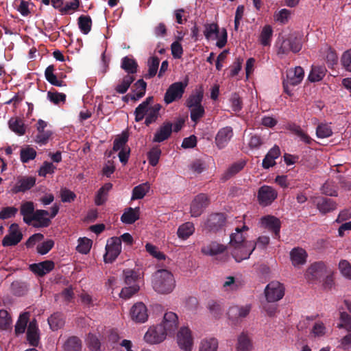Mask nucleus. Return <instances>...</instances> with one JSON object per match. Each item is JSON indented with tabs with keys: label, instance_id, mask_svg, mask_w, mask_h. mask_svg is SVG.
Returning <instances> with one entry per match:
<instances>
[{
	"label": "nucleus",
	"instance_id": "obj_1",
	"mask_svg": "<svg viewBox=\"0 0 351 351\" xmlns=\"http://www.w3.org/2000/svg\"><path fill=\"white\" fill-rule=\"evenodd\" d=\"M152 287L159 294L171 293L176 287V280L173 274L165 269L157 270L152 276Z\"/></svg>",
	"mask_w": 351,
	"mask_h": 351
},
{
	"label": "nucleus",
	"instance_id": "obj_2",
	"mask_svg": "<svg viewBox=\"0 0 351 351\" xmlns=\"http://www.w3.org/2000/svg\"><path fill=\"white\" fill-rule=\"evenodd\" d=\"M275 46L277 49V54L282 57L289 52H299L302 49V43L300 38L294 34H290L287 37H279Z\"/></svg>",
	"mask_w": 351,
	"mask_h": 351
},
{
	"label": "nucleus",
	"instance_id": "obj_3",
	"mask_svg": "<svg viewBox=\"0 0 351 351\" xmlns=\"http://www.w3.org/2000/svg\"><path fill=\"white\" fill-rule=\"evenodd\" d=\"M304 72L301 66H295L287 71V77L283 82L284 90L289 95H292L290 86L299 84L303 80Z\"/></svg>",
	"mask_w": 351,
	"mask_h": 351
},
{
	"label": "nucleus",
	"instance_id": "obj_4",
	"mask_svg": "<svg viewBox=\"0 0 351 351\" xmlns=\"http://www.w3.org/2000/svg\"><path fill=\"white\" fill-rule=\"evenodd\" d=\"M106 253L104 261L106 263H111L115 261L121 252V239L119 237H111L107 240L106 245Z\"/></svg>",
	"mask_w": 351,
	"mask_h": 351
},
{
	"label": "nucleus",
	"instance_id": "obj_5",
	"mask_svg": "<svg viewBox=\"0 0 351 351\" xmlns=\"http://www.w3.org/2000/svg\"><path fill=\"white\" fill-rule=\"evenodd\" d=\"M285 295V287L278 281L269 282L265 289V295L269 302H275L281 300Z\"/></svg>",
	"mask_w": 351,
	"mask_h": 351
},
{
	"label": "nucleus",
	"instance_id": "obj_6",
	"mask_svg": "<svg viewBox=\"0 0 351 351\" xmlns=\"http://www.w3.org/2000/svg\"><path fill=\"white\" fill-rule=\"evenodd\" d=\"M187 86V82H178L172 84L167 90L164 101L167 104H169L174 101L180 99Z\"/></svg>",
	"mask_w": 351,
	"mask_h": 351
},
{
	"label": "nucleus",
	"instance_id": "obj_7",
	"mask_svg": "<svg viewBox=\"0 0 351 351\" xmlns=\"http://www.w3.org/2000/svg\"><path fill=\"white\" fill-rule=\"evenodd\" d=\"M179 325L178 316L176 313L169 311L165 313L162 321L159 324L167 336L174 335Z\"/></svg>",
	"mask_w": 351,
	"mask_h": 351
},
{
	"label": "nucleus",
	"instance_id": "obj_8",
	"mask_svg": "<svg viewBox=\"0 0 351 351\" xmlns=\"http://www.w3.org/2000/svg\"><path fill=\"white\" fill-rule=\"evenodd\" d=\"M232 255L237 262H241L250 258L256 248L254 242H247L237 246L230 247Z\"/></svg>",
	"mask_w": 351,
	"mask_h": 351
},
{
	"label": "nucleus",
	"instance_id": "obj_9",
	"mask_svg": "<svg viewBox=\"0 0 351 351\" xmlns=\"http://www.w3.org/2000/svg\"><path fill=\"white\" fill-rule=\"evenodd\" d=\"M326 265L323 262L312 264L306 271L305 277L311 282L319 280L325 274H330Z\"/></svg>",
	"mask_w": 351,
	"mask_h": 351
},
{
	"label": "nucleus",
	"instance_id": "obj_10",
	"mask_svg": "<svg viewBox=\"0 0 351 351\" xmlns=\"http://www.w3.org/2000/svg\"><path fill=\"white\" fill-rule=\"evenodd\" d=\"M177 343L180 349L184 351H191L193 340L191 331L188 327H182L177 333Z\"/></svg>",
	"mask_w": 351,
	"mask_h": 351
},
{
	"label": "nucleus",
	"instance_id": "obj_11",
	"mask_svg": "<svg viewBox=\"0 0 351 351\" xmlns=\"http://www.w3.org/2000/svg\"><path fill=\"white\" fill-rule=\"evenodd\" d=\"M130 316L136 323H145L148 319L147 306L141 302L135 303L130 310Z\"/></svg>",
	"mask_w": 351,
	"mask_h": 351
},
{
	"label": "nucleus",
	"instance_id": "obj_12",
	"mask_svg": "<svg viewBox=\"0 0 351 351\" xmlns=\"http://www.w3.org/2000/svg\"><path fill=\"white\" fill-rule=\"evenodd\" d=\"M167 337V335L158 324L153 326L148 329L145 334L144 339L149 343L156 344L163 341Z\"/></svg>",
	"mask_w": 351,
	"mask_h": 351
},
{
	"label": "nucleus",
	"instance_id": "obj_13",
	"mask_svg": "<svg viewBox=\"0 0 351 351\" xmlns=\"http://www.w3.org/2000/svg\"><path fill=\"white\" fill-rule=\"evenodd\" d=\"M22 238L23 234L19 226L16 223H12L10 226L8 234L2 241V245L4 247L16 245L21 241Z\"/></svg>",
	"mask_w": 351,
	"mask_h": 351
},
{
	"label": "nucleus",
	"instance_id": "obj_14",
	"mask_svg": "<svg viewBox=\"0 0 351 351\" xmlns=\"http://www.w3.org/2000/svg\"><path fill=\"white\" fill-rule=\"evenodd\" d=\"M277 191L269 186H263L258 193V199L262 206H268L277 197Z\"/></svg>",
	"mask_w": 351,
	"mask_h": 351
},
{
	"label": "nucleus",
	"instance_id": "obj_15",
	"mask_svg": "<svg viewBox=\"0 0 351 351\" xmlns=\"http://www.w3.org/2000/svg\"><path fill=\"white\" fill-rule=\"evenodd\" d=\"M208 204V197L205 194H199L191 202L190 213L191 217H197L202 215Z\"/></svg>",
	"mask_w": 351,
	"mask_h": 351
},
{
	"label": "nucleus",
	"instance_id": "obj_16",
	"mask_svg": "<svg viewBox=\"0 0 351 351\" xmlns=\"http://www.w3.org/2000/svg\"><path fill=\"white\" fill-rule=\"evenodd\" d=\"M36 182V179L31 176L19 177L13 184L11 191L12 193L25 192L32 188Z\"/></svg>",
	"mask_w": 351,
	"mask_h": 351
},
{
	"label": "nucleus",
	"instance_id": "obj_17",
	"mask_svg": "<svg viewBox=\"0 0 351 351\" xmlns=\"http://www.w3.org/2000/svg\"><path fill=\"white\" fill-rule=\"evenodd\" d=\"M47 126V123L42 119H39L36 123L38 134L35 137V142L40 145L47 144L52 135V132L51 130H45Z\"/></svg>",
	"mask_w": 351,
	"mask_h": 351
},
{
	"label": "nucleus",
	"instance_id": "obj_18",
	"mask_svg": "<svg viewBox=\"0 0 351 351\" xmlns=\"http://www.w3.org/2000/svg\"><path fill=\"white\" fill-rule=\"evenodd\" d=\"M249 228L243 224L241 227H237L235 228L234 232L230 234V246L234 247L238 245L243 244L245 243H247L246 241L247 238V232L248 231Z\"/></svg>",
	"mask_w": 351,
	"mask_h": 351
},
{
	"label": "nucleus",
	"instance_id": "obj_19",
	"mask_svg": "<svg viewBox=\"0 0 351 351\" xmlns=\"http://www.w3.org/2000/svg\"><path fill=\"white\" fill-rule=\"evenodd\" d=\"M51 222L49 213L45 210H36L32 217V225L36 228L47 227Z\"/></svg>",
	"mask_w": 351,
	"mask_h": 351
},
{
	"label": "nucleus",
	"instance_id": "obj_20",
	"mask_svg": "<svg viewBox=\"0 0 351 351\" xmlns=\"http://www.w3.org/2000/svg\"><path fill=\"white\" fill-rule=\"evenodd\" d=\"M261 225L262 227L273 232L276 237H279L280 221L277 217L271 215L263 217L261 219Z\"/></svg>",
	"mask_w": 351,
	"mask_h": 351
},
{
	"label": "nucleus",
	"instance_id": "obj_21",
	"mask_svg": "<svg viewBox=\"0 0 351 351\" xmlns=\"http://www.w3.org/2000/svg\"><path fill=\"white\" fill-rule=\"evenodd\" d=\"M233 132L230 127H225L220 129L215 137V143L219 149L225 147L231 138L232 137Z\"/></svg>",
	"mask_w": 351,
	"mask_h": 351
},
{
	"label": "nucleus",
	"instance_id": "obj_22",
	"mask_svg": "<svg viewBox=\"0 0 351 351\" xmlns=\"http://www.w3.org/2000/svg\"><path fill=\"white\" fill-rule=\"evenodd\" d=\"M251 310L250 305L245 306H230L227 311V316L230 319H236L239 318L245 317Z\"/></svg>",
	"mask_w": 351,
	"mask_h": 351
},
{
	"label": "nucleus",
	"instance_id": "obj_23",
	"mask_svg": "<svg viewBox=\"0 0 351 351\" xmlns=\"http://www.w3.org/2000/svg\"><path fill=\"white\" fill-rule=\"evenodd\" d=\"M306 252L301 247H295L290 252V259L294 267H299L306 263Z\"/></svg>",
	"mask_w": 351,
	"mask_h": 351
},
{
	"label": "nucleus",
	"instance_id": "obj_24",
	"mask_svg": "<svg viewBox=\"0 0 351 351\" xmlns=\"http://www.w3.org/2000/svg\"><path fill=\"white\" fill-rule=\"evenodd\" d=\"M29 268L32 272L42 276L53 269L54 263L51 261H45L39 263L30 265Z\"/></svg>",
	"mask_w": 351,
	"mask_h": 351
},
{
	"label": "nucleus",
	"instance_id": "obj_25",
	"mask_svg": "<svg viewBox=\"0 0 351 351\" xmlns=\"http://www.w3.org/2000/svg\"><path fill=\"white\" fill-rule=\"evenodd\" d=\"M34 204L32 202H23L21 205L20 212L23 215V221L27 224L32 222V217L35 214Z\"/></svg>",
	"mask_w": 351,
	"mask_h": 351
},
{
	"label": "nucleus",
	"instance_id": "obj_26",
	"mask_svg": "<svg viewBox=\"0 0 351 351\" xmlns=\"http://www.w3.org/2000/svg\"><path fill=\"white\" fill-rule=\"evenodd\" d=\"M27 339L30 345L33 346H38L39 343L38 328L34 322L29 324L27 331Z\"/></svg>",
	"mask_w": 351,
	"mask_h": 351
},
{
	"label": "nucleus",
	"instance_id": "obj_27",
	"mask_svg": "<svg viewBox=\"0 0 351 351\" xmlns=\"http://www.w3.org/2000/svg\"><path fill=\"white\" fill-rule=\"evenodd\" d=\"M153 102V97H148L143 102H142L135 110V120L140 121L143 120L151 104Z\"/></svg>",
	"mask_w": 351,
	"mask_h": 351
},
{
	"label": "nucleus",
	"instance_id": "obj_28",
	"mask_svg": "<svg viewBox=\"0 0 351 351\" xmlns=\"http://www.w3.org/2000/svg\"><path fill=\"white\" fill-rule=\"evenodd\" d=\"M280 155V152L278 147L275 146L271 148L263 159V167L265 169H269L273 167L276 164L275 160L278 158Z\"/></svg>",
	"mask_w": 351,
	"mask_h": 351
},
{
	"label": "nucleus",
	"instance_id": "obj_29",
	"mask_svg": "<svg viewBox=\"0 0 351 351\" xmlns=\"http://www.w3.org/2000/svg\"><path fill=\"white\" fill-rule=\"evenodd\" d=\"M9 128L19 136H23L25 133V126L23 121L19 117H12L8 121Z\"/></svg>",
	"mask_w": 351,
	"mask_h": 351
},
{
	"label": "nucleus",
	"instance_id": "obj_30",
	"mask_svg": "<svg viewBox=\"0 0 351 351\" xmlns=\"http://www.w3.org/2000/svg\"><path fill=\"white\" fill-rule=\"evenodd\" d=\"M315 203L322 213H329L337 208L336 203L330 199L320 198Z\"/></svg>",
	"mask_w": 351,
	"mask_h": 351
},
{
	"label": "nucleus",
	"instance_id": "obj_31",
	"mask_svg": "<svg viewBox=\"0 0 351 351\" xmlns=\"http://www.w3.org/2000/svg\"><path fill=\"white\" fill-rule=\"evenodd\" d=\"M139 213V208H129L122 215L121 217V221L124 223L132 224L138 219Z\"/></svg>",
	"mask_w": 351,
	"mask_h": 351
},
{
	"label": "nucleus",
	"instance_id": "obj_32",
	"mask_svg": "<svg viewBox=\"0 0 351 351\" xmlns=\"http://www.w3.org/2000/svg\"><path fill=\"white\" fill-rule=\"evenodd\" d=\"M195 232V226L191 222H186L180 225L177 231L178 237L182 240H186Z\"/></svg>",
	"mask_w": 351,
	"mask_h": 351
},
{
	"label": "nucleus",
	"instance_id": "obj_33",
	"mask_svg": "<svg viewBox=\"0 0 351 351\" xmlns=\"http://www.w3.org/2000/svg\"><path fill=\"white\" fill-rule=\"evenodd\" d=\"M328 332V329L326 328V324L320 321H316L310 331V335L315 338H320L326 335Z\"/></svg>",
	"mask_w": 351,
	"mask_h": 351
},
{
	"label": "nucleus",
	"instance_id": "obj_34",
	"mask_svg": "<svg viewBox=\"0 0 351 351\" xmlns=\"http://www.w3.org/2000/svg\"><path fill=\"white\" fill-rule=\"evenodd\" d=\"M171 131L172 125L170 123L164 124L156 132L153 141L160 143L166 140L170 136Z\"/></svg>",
	"mask_w": 351,
	"mask_h": 351
},
{
	"label": "nucleus",
	"instance_id": "obj_35",
	"mask_svg": "<svg viewBox=\"0 0 351 351\" xmlns=\"http://www.w3.org/2000/svg\"><path fill=\"white\" fill-rule=\"evenodd\" d=\"M251 339L245 332H241L237 339V349L240 351H249L252 349Z\"/></svg>",
	"mask_w": 351,
	"mask_h": 351
},
{
	"label": "nucleus",
	"instance_id": "obj_36",
	"mask_svg": "<svg viewBox=\"0 0 351 351\" xmlns=\"http://www.w3.org/2000/svg\"><path fill=\"white\" fill-rule=\"evenodd\" d=\"M150 189V185L148 182H145L135 186L132 190V199H143Z\"/></svg>",
	"mask_w": 351,
	"mask_h": 351
},
{
	"label": "nucleus",
	"instance_id": "obj_37",
	"mask_svg": "<svg viewBox=\"0 0 351 351\" xmlns=\"http://www.w3.org/2000/svg\"><path fill=\"white\" fill-rule=\"evenodd\" d=\"M273 36V29L271 25H265L260 34L259 41L263 46H269L271 45V38Z\"/></svg>",
	"mask_w": 351,
	"mask_h": 351
},
{
	"label": "nucleus",
	"instance_id": "obj_38",
	"mask_svg": "<svg viewBox=\"0 0 351 351\" xmlns=\"http://www.w3.org/2000/svg\"><path fill=\"white\" fill-rule=\"evenodd\" d=\"M218 341L214 337L203 339L199 345V351H217Z\"/></svg>",
	"mask_w": 351,
	"mask_h": 351
},
{
	"label": "nucleus",
	"instance_id": "obj_39",
	"mask_svg": "<svg viewBox=\"0 0 351 351\" xmlns=\"http://www.w3.org/2000/svg\"><path fill=\"white\" fill-rule=\"evenodd\" d=\"M225 250V247L223 245L212 243L202 248V252L205 255L215 256L218 254L222 253Z\"/></svg>",
	"mask_w": 351,
	"mask_h": 351
},
{
	"label": "nucleus",
	"instance_id": "obj_40",
	"mask_svg": "<svg viewBox=\"0 0 351 351\" xmlns=\"http://www.w3.org/2000/svg\"><path fill=\"white\" fill-rule=\"evenodd\" d=\"M207 308L213 318L218 319L221 317L223 311L219 303L215 301H210L207 304Z\"/></svg>",
	"mask_w": 351,
	"mask_h": 351
},
{
	"label": "nucleus",
	"instance_id": "obj_41",
	"mask_svg": "<svg viewBox=\"0 0 351 351\" xmlns=\"http://www.w3.org/2000/svg\"><path fill=\"white\" fill-rule=\"evenodd\" d=\"M326 69L324 66H313L308 75V80L311 82H319L325 76Z\"/></svg>",
	"mask_w": 351,
	"mask_h": 351
},
{
	"label": "nucleus",
	"instance_id": "obj_42",
	"mask_svg": "<svg viewBox=\"0 0 351 351\" xmlns=\"http://www.w3.org/2000/svg\"><path fill=\"white\" fill-rule=\"evenodd\" d=\"M81 341L75 337L69 338L63 345L64 351H81Z\"/></svg>",
	"mask_w": 351,
	"mask_h": 351
},
{
	"label": "nucleus",
	"instance_id": "obj_43",
	"mask_svg": "<svg viewBox=\"0 0 351 351\" xmlns=\"http://www.w3.org/2000/svg\"><path fill=\"white\" fill-rule=\"evenodd\" d=\"M48 323L53 330H57L64 324L63 316L60 313H54L48 319Z\"/></svg>",
	"mask_w": 351,
	"mask_h": 351
},
{
	"label": "nucleus",
	"instance_id": "obj_44",
	"mask_svg": "<svg viewBox=\"0 0 351 351\" xmlns=\"http://www.w3.org/2000/svg\"><path fill=\"white\" fill-rule=\"evenodd\" d=\"M112 185L110 183L104 184L97 192L95 197V204L97 205L103 204L107 198L108 191L112 189Z\"/></svg>",
	"mask_w": 351,
	"mask_h": 351
},
{
	"label": "nucleus",
	"instance_id": "obj_45",
	"mask_svg": "<svg viewBox=\"0 0 351 351\" xmlns=\"http://www.w3.org/2000/svg\"><path fill=\"white\" fill-rule=\"evenodd\" d=\"M219 30L218 26L215 23L205 24L204 34L207 40H215L217 37Z\"/></svg>",
	"mask_w": 351,
	"mask_h": 351
},
{
	"label": "nucleus",
	"instance_id": "obj_46",
	"mask_svg": "<svg viewBox=\"0 0 351 351\" xmlns=\"http://www.w3.org/2000/svg\"><path fill=\"white\" fill-rule=\"evenodd\" d=\"M245 165L244 160H240L231 165L225 171L223 176L226 179H228L239 172Z\"/></svg>",
	"mask_w": 351,
	"mask_h": 351
},
{
	"label": "nucleus",
	"instance_id": "obj_47",
	"mask_svg": "<svg viewBox=\"0 0 351 351\" xmlns=\"http://www.w3.org/2000/svg\"><path fill=\"white\" fill-rule=\"evenodd\" d=\"M86 343L90 351H101V342L96 335L89 333L86 338Z\"/></svg>",
	"mask_w": 351,
	"mask_h": 351
},
{
	"label": "nucleus",
	"instance_id": "obj_48",
	"mask_svg": "<svg viewBox=\"0 0 351 351\" xmlns=\"http://www.w3.org/2000/svg\"><path fill=\"white\" fill-rule=\"evenodd\" d=\"M287 128L292 132L293 134H296L298 137L300 138L301 141L304 142L306 144H310L312 141V139L307 134H306L300 126L297 125H289Z\"/></svg>",
	"mask_w": 351,
	"mask_h": 351
},
{
	"label": "nucleus",
	"instance_id": "obj_49",
	"mask_svg": "<svg viewBox=\"0 0 351 351\" xmlns=\"http://www.w3.org/2000/svg\"><path fill=\"white\" fill-rule=\"evenodd\" d=\"M28 319L29 314L27 313H24L19 316L15 325V332L16 335L23 334L25 332Z\"/></svg>",
	"mask_w": 351,
	"mask_h": 351
},
{
	"label": "nucleus",
	"instance_id": "obj_50",
	"mask_svg": "<svg viewBox=\"0 0 351 351\" xmlns=\"http://www.w3.org/2000/svg\"><path fill=\"white\" fill-rule=\"evenodd\" d=\"M291 12L287 9H281L279 11L275 12L274 14V21L280 24H286L291 16Z\"/></svg>",
	"mask_w": 351,
	"mask_h": 351
},
{
	"label": "nucleus",
	"instance_id": "obj_51",
	"mask_svg": "<svg viewBox=\"0 0 351 351\" xmlns=\"http://www.w3.org/2000/svg\"><path fill=\"white\" fill-rule=\"evenodd\" d=\"M341 275L347 280H351V264L347 260H341L338 264Z\"/></svg>",
	"mask_w": 351,
	"mask_h": 351
},
{
	"label": "nucleus",
	"instance_id": "obj_52",
	"mask_svg": "<svg viewBox=\"0 0 351 351\" xmlns=\"http://www.w3.org/2000/svg\"><path fill=\"white\" fill-rule=\"evenodd\" d=\"M160 108L161 106L160 104H156L153 106H149L145 118V124L147 125H149L156 120Z\"/></svg>",
	"mask_w": 351,
	"mask_h": 351
},
{
	"label": "nucleus",
	"instance_id": "obj_53",
	"mask_svg": "<svg viewBox=\"0 0 351 351\" xmlns=\"http://www.w3.org/2000/svg\"><path fill=\"white\" fill-rule=\"evenodd\" d=\"M134 86L135 90L132 96V99L137 100L145 95L147 84L143 80H139L135 83Z\"/></svg>",
	"mask_w": 351,
	"mask_h": 351
},
{
	"label": "nucleus",
	"instance_id": "obj_54",
	"mask_svg": "<svg viewBox=\"0 0 351 351\" xmlns=\"http://www.w3.org/2000/svg\"><path fill=\"white\" fill-rule=\"evenodd\" d=\"M78 25L81 32L84 34H87L91 29V19L88 16H80L78 19Z\"/></svg>",
	"mask_w": 351,
	"mask_h": 351
},
{
	"label": "nucleus",
	"instance_id": "obj_55",
	"mask_svg": "<svg viewBox=\"0 0 351 351\" xmlns=\"http://www.w3.org/2000/svg\"><path fill=\"white\" fill-rule=\"evenodd\" d=\"M92 246V241L88 238H80L78 239V245H77V250L80 253L86 254L89 252Z\"/></svg>",
	"mask_w": 351,
	"mask_h": 351
},
{
	"label": "nucleus",
	"instance_id": "obj_56",
	"mask_svg": "<svg viewBox=\"0 0 351 351\" xmlns=\"http://www.w3.org/2000/svg\"><path fill=\"white\" fill-rule=\"evenodd\" d=\"M12 320L8 311L5 310H0V328L2 330H8L11 328Z\"/></svg>",
	"mask_w": 351,
	"mask_h": 351
},
{
	"label": "nucleus",
	"instance_id": "obj_57",
	"mask_svg": "<svg viewBox=\"0 0 351 351\" xmlns=\"http://www.w3.org/2000/svg\"><path fill=\"white\" fill-rule=\"evenodd\" d=\"M316 134L320 138H328L332 134V130L329 124L322 123L317 126Z\"/></svg>",
	"mask_w": 351,
	"mask_h": 351
},
{
	"label": "nucleus",
	"instance_id": "obj_58",
	"mask_svg": "<svg viewBox=\"0 0 351 351\" xmlns=\"http://www.w3.org/2000/svg\"><path fill=\"white\" fill-rule=\"evenodd\" d=\"M137 64L134 60L128 57H125L122 60L121 68L128 73H134L136 72Z\"/></svg>",
	"mask_w": 351,
	"mask_h": 351
},
{
	"label": "nucleus",
	"instance_id": "obj_59",
	"mask_svg": "<svg viewBox=\"0 0 351 351\" xmlns=\"http://www.w3.org/2000/svg\"><path fill=\"white\" fill-rule=\"evenodd\" d=\"M21 160L23 162H27L35 158L36 156V150L30 147H26L21 150Z\"/></svg>",
	"mask_w": 351,
	"mask_h": 351
},
{
	"label": "nucleus",
	"instance_id": "obj_60",
	"mask_svg": "<svg viewBox=\"0 0 351 351\" xmlns=\"http://www.w3.org/2000/svg\"><path fill=\"white\" fill-rule=\"evenodd\" d=\"M45 77L47 80L51 84L56 86H63L62 81L58 80L56 75L53 74V67L49 66L45 70Z\"/></svg>",
	"mask_w": 351,
	"mask_h": 351
},
{
	"label": "nucleus",
	"instance_id": "obj_61",
	"mask_svg": "<svg viewBox=\"0 0 351 351\" xmlns=\"http://www.w3.org/2000/svg\"><path fill=\"white\" fill-rule=\"evenodd\" d=\"M203 98V92L202 90L197 91L195 94L192 95L187 101V106L189 108H196L202 106L201 102Z\"/></svg>",
	"mask_w": 351,
	"mask_h": 351
},
{
	"label": "nucleus",
	"instance_id": "obj_62",
	"mask_svg": "<svg viewBox=\"0 0 351 351\" xmlns=\"http://www.w3.org/2000/svg\"><path fill=\"white\" fill-rule=\"evenodd\" d=\"M239 286V282L236 281L235 278L232 276L226 277L223 282V289L228 292L236 291Z\"/></svg>",
	"mask_w": 351,
	"mask_h": 351
},
{
	"label": "nucleus",
	"instance_id": "obj_63",
	"mask_svg": "<svg viewBox=\"0 0 351 351\" xmlns=\"http://www.w3.org/2000/svg\"><path fill=\"white\" fill-rule=\"evenodd\" d=\"M134 80V79L132 75H126L123 77L121 82L117 86L116 90L121 94L125 93L128 90L130 84L133 82Z\"/></svg>",
	"mask_w": 351,
	"mask_h": 351
},
{
	"label": "nucleus",
	"instance_id": "obj_64",
	"mask_svg": "<svg viewBox=\"0 0 351 351\" xmlns=\"http://www.w3.org/2000/svg\"><path fill=\"white\" fill-rule=\"evenodd\" d=\"M341 63L346 71L351 72V49L343 53Z\"/></svg>",
	"mask_w": 351,
	"mask_h": 351
}]
</instances>
